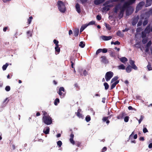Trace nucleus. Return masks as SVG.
I'll return each mask as SVG.
<instances>
[{
	"mask_svg": "<svg viewBox=\"0 0 152 152\" xmlns=\"http://www.w3.org/2000/svg\"><path fill=\"white\" fill-rule=\"evenodd\" d=\"M57 4L59 10L61 12L64 13L66 10V8L64 3L62 1H58Z\"/></svg>",
	"mask_w": 152,
	"mask_h": 152,
	"instance_id": "obj_1",
	"label": "nucleus"
},
{
	"mask_svg": "<svg viewBox=\"0 0 152 152\" xmlns=\"http://www.w3.org/2000/svg\"><path fill=\"white\" fill-rule=\"evenodd\" d=\"M43 122L47 125L51 124L52 123V118L50 116H43L42 119Z\"/></svg>",
	"mask_w": 152,
	"mask_h": 152,
	"instance_id": "obj_2",
	"label": "nucleus"
},
{
	"mask_svg": "<svg viewBox=\"0 0 152 152\" xmlns=\"http://www.w3.org/2000/svg\"><path fill=\"white\" fill-rule=\"evenodd\" d=\"M113 73L111 71L107 72L105 74V77L107 81H108L112 77Z\"/></svg>",
	"mask_w": 152,
	"mask_h": 152,
	"instance_id": "obj_3",
	"label": "nucleus"
},
{
	"mask_svg": "<svg viewBox=\"0 0 152 152\" xmlns=\"http://www.w3.org/2000/svg\"><path fill=\"white\" fill-rule=\"evenodd\" d=\"M65 91L64 88L63 87H61L60 88L58 93L61 98H63L65 94Z\"/></svg>",
	"mask_w": 152,
	"mask_h": 152,
	"instance_id": "obj_4",
	"label": "nucleus"
},
{
	"mask_svg": "<svg viewBox=\"0 0 152 152\" xmlns=\"http://www.w3.org/2000/svg\"><path fill=\"white\" fill-rule=\"evenodd\" d=\"M139 19V15L134 16L133 18L132 21V24L133 26L135 25L137 23L138 20Z\"/></svg>",
	"mask_w": 152,
	"mask_h": 152,
	"instance_id": "obj_5",
	"label": "nucleus"
},
{
	"mask_svg": "<svg viewBox=\"0 0 152 152\" xmlns=\"http://www.w3.org/2000/svg\"><path fill=\"white\" fill-rule=\"evenodd\" d=\"M144 30L148 34H149L152 31V26L151 27V24H149L145 28Z\"/></svg>",
	"mask_w": 152,
	"mask_h": 152,
	"instance_id": "obj_6",
	"label": "nucleus"
},
{
	"mask_svg": "<svg viewBox=\"0 0 152 152\" xmlns=\"http://www.w3.org/2000/svg\"><path fill=\"white\" fill-rule=\"evenodd\" d=\"M145 3L143 1L140 2L136 7V12L140 10L142 7L144 5Z\"/></svg>",
	"mask_w": 152,
	"mask_h": 152,
	"instance_id": "obj_7",
	"label": "nucleus"
},
{
	"mask_svg": "<svg viewBox=\"0 0 152 152\" xmlns=\"http://www.w3.org/2000/svg\"><path fill=\"white\" fill-rule=\"evenodd\" d=\"M133 10L132 7L128 8L126 10V15L129 16L132 13Z\"/></svg>",
	"mask_w": 152,
	"mask_h": 152,
	"instance_id": "obj_8",
	"label": "nucleus"
},
{
	"mask_svg": "<svg viewBox=\"0 0 152 152\" xmlns=\"http://www.w3.org/2000/svg\"><path fill=\"white\" fill-rule=\"evenodd\" d=\"M101 62L103 63L106 64L108 63V61L107 57L105 56H102L101 57Z\"/></svg>",
	"mask_w": 152,
	"mask_h": 152,
	"instance_id": "obj_9",
	"label": "nucleus"
},
{
	"mask_svg": "<svg viewBox=\"0 0 152 152\" xmlns=\"http://www.w3.org/2000/svg\"><path fill=\"white\" fill-rule=\"evenodd\" d=\"M104 6V7H103L102 8V10L103 11H109L110 10V8L112 7L113 6V5L110 4Z\"/></svg>",
	"mask_w": 152,
	"mask_h": 152,
	"instance_id": "obj_10",
	"label": "nucleus"
},
{
	"mask_svg": "<svg viewBox=\"0 0 152 152\" xmlns=\"http://www.w3.org/2000/svg\"><path fill=\"white\" fill-rule=\"evenodd\" d=\"M75 59L73 57H71L70 58V63H71V67L73 68L74 67V65L75 64Z\"/></svg>",
	"mask_w": 152,
	"mask_h": 152,
	"instance_id": "obj_11",
	"label": "nucleus"
},
{
	"mask_svg": "<svg viewBox=\"0 0 152 152\" xmlns=\"http://www.w3.org/2000/svg\"><path fill=\"white\" fill-rule=\"evenodd\" d=\"M101 37L103 40L105 41L109 40L112 38V37L111 36H107L104 35L101 36Z\"/></svg>",
	"mask_w": 152,
	"mask_h": 152,
	"instance_id": "obj_12",
	"label": "nucleus"
},
{
	"mask_svg": "<svg viewBox=\"0 0 152 152\" xmlns=\"http://www.w3.org/2000/svg\"><path fill=\"white\" fill-rule=\"evenodd\" d=\"M105 1V0H94V3L95 5H98L104 2Z\"/></svg>",
	"mask_w": 152,
	"mask_h": 152,
	"instance_id": "obj_13",
	"label": "nucleus"
},
{
	"mask_svg": "<svg viewBox=\"0 0 152 152\" xmlns=\"http://www.w3.org/2000/svg\"><path fill=\"white\" fill-rule=\"evenodd\" d=\"M70 136V138L69 139L70 142L73 145H75V142L73 140L74 134H73V133H71Z\"/></svg>",
	"mask_w": 152,
	"mask_h": 152,
	"instance_id": "obj_14",
	"label": "nucleus"
},
{
	"mask_svg": "<svg viewBox=\"0 0 152 152\" xmlns=\"http://www.w3.org/2000/svg\"><path fill=\"white\" fill-rule=\"evenodd\" d=\"M126 115L125 112H123L121 113L117 117L118 119H122Z\"/></svg>",
	"mask_w": 152,
	"mask_h": 152,
	"instance_id": "obj_15",
	"label": "nucleus"
},
{
	"mask_svg": "<svg viewBox=\"0 0 152 152\" xmlns=\"http://www.w3.org/2000/svg\"><path fill=\"white\" fill-rule=\"evenodd\" d=\"M75 8L77 12L80 13L81 12V10L80 5L78 3H77L76 4Z\"/></svg>",
	"mask_w": 152,
	"mask_h": 152,
	"instance_id": "obj_16",
	"label": "nucleus"
},
{
	"mask_svg": "<svg viewBox=\"0 0 152 152\" xmlns=\"http://www.w3.org/2000/svg\"><path fill=\"white\" fill-rule=\"evenodd\" d=\"M120 9V4H117L116 5L115 8H114V12L116 13L118 12V11L119 9Z\"/></svg>",
	"mask_w": 152,
	"mask_h": 152,
	"instance_id": "obj_17",
	"label": "nucleus"
},
{
	"mask_svg": "<svg viewBox=\"0 0 152 152\" xmlns=\"http://www.w3.org/2000/svg\"><path fill=\"white\" fill-rule=\"evenodd\" d=\"M119 82V80H117L115 81L114 83H113L111 86L110 90H112L113 89L115 86Z\"/></svg>",
	"mask_w": 152,
	"mask_h": 152,
	"instance_id": "obj_18",
	"label": "nucleus"
},
{
	"mask_svg": "<svg viewBox=\"0 0 152 152\" xmlns=\"http://www.w3.org/2000/svg\"><path fill=\"white\" fill-rule=\"evenodd\" d=\"M87 26L88 25H87V24L82 25L80 28V32L81 33L82 32Z\"/></svg>",
	"mask_w": 152,
	"mask_h": 152,
	"instance_id": "obj_19",
	"label": "nucleus"
},
{
	"mask_svg": "<svg viewBox=\"0 0 152 152\" xmlns=\"http://www.w3.org/2000/svg\"><path fill=\"white\" fill-rule=\"evenodd\" d=\"M120 60L121 62L124 63H125L128 61L127 59L125 57H122L120 58Z\"/></svg>",
	"mask_w": 152,
	"mask_h": 152,
	"instance_id": "obj_20",
	"label": "nucleus"
},
{
	"mask_svg": "<svg viewBox=\"0 0 152 152\" xmlns=\"http://www.w3.org/2000/svg\"><path fill=\"white\" fill-rule=\"evenodd\" d=\"M131 5L128 1L125 2L123 4L124 7H125L126 8H128L129 6Z\"/></svg>",
	"mask_w": 152,
	"mask_h": 152,
	"instance_id": "obj_21",
	"label": "nucleus"
},
{
	"mask_svg": "<svg viewBox=\"0 0 152 152\" xmlns=\"http://www.w3.org/2000/svg\"><path fill=\"white\" fill-rule=\"evenodd\" d=\"M126 72L128 73H129L131 72L132 70L131 66L130 65H129L127 66L126 69Z\"/></svg>",
	"mask_w": 152,
	"mask_h": 152,
	"instance_id": "obj_22",
	"label": "nucleus"
},
{
	"mask_svg": "<svg viewBox=\"0 0 152 152\" xmlns=\"http://www.w3.org/2000/svg\"><path fill=\"white\" fill-rule=\"evenodd\" d=\"M79 33V29H75L74 31V35L75 37H77L78 36Z\"/></svg>",
	"mask_w": 152,
	"mask_h": 152,
	"instance_id": "obj_23",
	"label": "nucleus"
},
{
	"mask_svg": "<svg viewBox=\"0 0 152 152\" xmlns=\"http://www.w3.org/2000/svg\"><path fill=\"white\" fill-rule=\"evenodd\" d=\"M116 35L117 36H119L121 37H124V34L121 33V32L120 31H118L116 33Z\"/></svg>",
	"mask_w": 152,
	"mask_h": 152,
	"instance_id": "obj_24",
	"label": "nucleus"
},
{
	"mask_svg": "<svg viewBox=\"0 0 152 152\" xmlns=\"http://www.w3.org/2000/svg\"><path fill=\"white\" fill-rule=\"evenodd\" d=\"M26 34L28 38L32 36V32L31 31H28L26 32Z\"/></svg>",
	"mask_w": 152,
	"mask_h": 152,
	"instance_id": "obj_25",
	"label": "nucleus"
},
{
	"mask_svg": "<svg viewBox=\"0 0 152 152\" xmlns=\"http://www.w3.org/2000/svg\"><path fill=\"white\" fill-rule=\"evenodd\" d=\"M118 69H119L124 70L125 69V67L123 64H121L118 66Z\"/></svg>",
	"mask_w": 152,
	"mask_h": 152,
	"instance_id": "obj_26",
	"label": "nucleus"
},
{
	"mask_svg": "<svg viewBox=\"0 0 152 152\" xmlns=\"http://www.w3.org/2000/svg\"><path fill=\"white\" fill-rule=\"evenodd\" d=\"M152 3V0H146V7L150 6Z\"/></svg>",
	"mask_w": 152,
	"mask_h": 152,
	"instance_id": "obj_27",
	"label": "nucleus"
},
{
	"mask_svg": "<svg viewBox=\"0 0 152 152\" xmlns=\"http://www.w3.org/2000/svg\"><path fill=\"white\" fill-rule=\"evenodd\" d=\"M124 11H123V10H120V12L118 14V16L120 18H122L123 17L124 14Z\"/></svg>",
	"mask_w": 152,
	"mask_h": 152,
	"instance_id": "obj_28",
	"label": "nucleus"
},
{
	"mask_svg": "<svg viewBox=\"0 0 152 152\" xmlns=\"http://www.w3.org/2000/svg\"><path fill=\"white\" fill-rule=\"evenodd\" d=\"M148 34L145 30L141 33L142 38H144L146 37L147 34Z\"/></svg>",
	"mask_w": 152,
	"mask_h": 152,
	"instance_id": "obj_29",
	"label": "nucleus"
},
{
	"mask_svg": "<svg viewBox=\"0 0 152 152\" xmlns=\"http://www.w3.org/2000/svg\"><path fill=\"white\" fill-rule=\"evenodd\" d=\"M55 51L57 52L58 53L60 51V48L59 47V45L56 46L55 48Z\"/></svg>",
	"mask_w": 152,
	"mask_h": 152,
	"instance_id": "obj_30",
	"label": "nucleus"
},
{
	"mask_svg": "<svg viewBox=\"0 0 152 152\" xmlns=\"http://www.w3.org/2000/svg\"><path fill=\"white\" fill-rule=\"evenodd\" d=\"M105 26L106 28L108 30H110L111 29V27L109 24L107 23H105Z\"/></svg>",
	"mask_w": 152,
	"mask_h": 152,
	"instance_id": "obj_31",
	"label": "nucleus"
},
{
	"mask_svg": "<svg viewBox=\"0 0 152 152\" xmlns=\"http://www.w3.org/2000/svg\"><path fill=\"white\" fill-rule=\"evenodd\" d=\"M79 46L82 48H83L85 46V42L83 41L81 42L80 43Z\"/></svg>",
	"mask_w": 152,
	"mask_h": 152,
	"instance_id": "obj_32",
	"label": "nucleus"
},
{
	"mask_svg": "<svg viewBox=\"0 0 152 152\" xmlns=\"http://www.w3.org/2000/svg\"><path fill=\"white\" fill-rule=\"evenodd\" d=\"M148 20L146 18H145L144 20V21L142 24L143 26H145L148 23Z\"/></svg>",
	"mask_w": 152,
	"mask_h": 152,
	"instance_id": "obj_33",
	"label": "nucleus"
},
{
	"mask_svg": "<svg viewBox=\"0 0 152 152\" xmlns=\"http://www.w3.org/2000/svg\"><path fill=\"white\" fill-rule=\"evenodd\" d=\"M75 114H76V115L80 118H83V116L82 114H81L79 112H76Z\"/></svg>",
	"mask_w": 152,
	"mask_h": 152,
	"instance_id": "obj_34",
	"label": "nucleus"
},
{
	"mask_svg": "<svg viewBox=\"0 0 152 152\" xmlns=\"http://www.w3.org/2000/svg\"><path fill=\"white\" fill-rule=\"evenodd\" d=\"M50 131V128L48 127L46 130H44L43 131V132L45 134H49V132Z\"/></svg>",
	"mask_w": 152,
	"mask_h": 152,
	"instance_id": "obj_35",
	"label": "nucleus"
},
{
	"mask_svg": "<svg viewBox=\"0 0 152 152\" xmlns=\"http://www.w3.org/2000/svg\"><path fill=\"white\" fill-rule=\"evenodd\" d=\"M104 88L105 90H107L109 88V85L107 83H104Z\"/></svg>",
	"mask_w": 152,
	"mask_h": 152,
	"instance_id": "obj_36",
	"label": "nucleus"
},
{
	"mask_svg": "<svg viewBox=\"0 0 152 152\" xmlns=\"http://www.w3.org/2000/svg\"><path fill=\"white\" fill-rule=\"evenodd\" d=\"M60 102L59 99L58 98H56L55 99L54 102V104L55 105H57L58 103Z\"/></svg>",
	"mask_w": 152,
	"mask_h": 152,
	"instance_id": "obj_37",
	"label": "nucleus"
},
{
	"mask_svg": "<svg viewBox=\"0 0 152 152\" xmlns=\"http://www.w3.org/2000/svg\"><path fill=\"white\" fill-rule=\"evenodd\" d=\"M118 76L114 77L111 80V83H112L114 81H117V80L118 79Z\"/></svg>",
	"mask_w": 152,
	"mask_h": 152,
	"instance_id": "obj_38",
	"label": "nucleus"
},
{
	"mask_svg": "<svg viewBox=\"0 0 152 152\" xmlns=\"http://www.w3.org/2000/svg\"><path fill=\"white\" fill-rule=\"evenodd\" d=\"M8 65V64L7 63H6L5 64L3 65L2 66L3 70H5L6 69Z\"/></svg>",
	"mask_w": 152,
	"mask_h": 152,
	"instance_id": "obj_39",
	"label": "nucleus"
},
{
	"mask_svg": "<svg viewBox=\"0 0 152 152\" xmlns=\"http://www.w3.org/2000/svg\"><path fill=\"white\" fill-rule=\"evenodd\" d=\"M143 38V39H142V43L143 44H144L147 43V42L148 41V39L147 38H145V37L144 38Z\"/></svg>",
	"mask_w": 152,
	"mask_h": 152,
	"instance_id": "obj_40",
	"label": "nucleus"
},
{
	"mask_svg": "<svg viewBox=\"0 0 152 152\" xmlns=\"http://www.w3.org/2000/svg\"><path fill=\"white\" fill-rule=\"evenodd\" d=\"M111 44L112 45L114 44L115 45H119L120 44V42H119L118 41H116V42H113V41L112 42H111Z\"/></svg>",
	"mask_w": 152,
	"mask_h": 152,
	"instance_id": "obj_41",
	"label": "nucleus"
},
{
	"mask_svg": "<svg viewBox=\"0 0 152 152\" xmlns=\"http://www.w3.org/2000/svg\"><path fill=\"white\" fill-rule=\"evenodd\" d=\"M86 121L88 122L90 121L91 120V117L89 115L87 116L86 118Z\"/></svg>",
	"mask_w": 152,
	"mask_h": 152,
	"instance_id": "obj_42",
	"label": "nucleus"
},
{
	"mask_svg": "<svg viewBox=\"0 0 152 152\" xmlns=\"http://www.w3.org/2000/svg\"><path fill=\"white\" fill-rule=\"evenodd\" d=\"M147 67L148 69V70L149 71L151 70L152 69V67H151V65L149 63H148V64L147 66Z\"/></svg>",
	"mask_w": 152,
	"mask_h": 152,
	"instance_id": "obj_43",
	"label": "nucleus"
},
{
	"mask_svg": "<svg viewBox=\"0 0 152 152\" xmlns=\"http://www.w3.org/2000/svg\"><path fill=\"white\" fill-rule=\"evenodd\" d=\"M110 2H111V0H110L109 1H107L104 3L103 4V6H106L107 5H108V4H109Z\"/></svg>",
	"mask_w": 152,
	"mask_h": 152,
	"instance_id": "obj_44",
	"label": "nucleus"
},
{
	"mask_svg": "<svg viewBox=\"0 0 152 152\" xmlns=\"http://www.w3.org/2000/svg\"><path fill=\"white\" fill-rule=\"evenodd\" d=\"M32 18V16H30L29 17V18L28 19V23L29 25L31 23Z\"/></svg>",
	"mask_w": 152,
	"mask_h": 152,
	"instance_id": "obj_45",
	"label": "nucleus"
},
{
	"mask_svg": "<svg viewBox=\"0 0 152 152\" xmlns=\"http://www.w3.org/2000/svg\"><path fill=\"white\" fill-rule=\"evenodd\" d=\"M57 144L59 147H60L62 145V142L59 140L57 142Z\"/></svg>",
	"mask_w": 152,
	"mask_h": 152,
	"instance_id": "obj_46",
	"label": "nucleus"
},
{
	"mask_svg": "<svg viewBox=\"0 0 152 152\" xmlns=\"http://www.w3.org/2000/svg\"><path fill=\"white\" fill-rule=\"evenodd\" d=\"M110 53V55L112 57H114L115 56V55L113 51H111Z\"/></svg>",
	"mask_w": 152,
	"mask_h": 152,
	"instance_id": "obj_47",
	"label": "nucleus"
},
{
	"mask_svg": "<svg viewBox=\"0 0 152 152\" xmlns=\"http://www.w3.org/2000/svg\"><path fill=\"white\" fill-rule=\"evenodd\" d=\"M144 118V116L142 115H141L140 116V118L138 120V122L139 124H140Z\"/></svg>",
	"mask_w": 152,
	"mask_h": 152,
	"instance_id": "obj_48",
	"label": "nucleus"
},
{
	"mask_svg": "<svg viewBox=\"0 0 152 152\" xmlns=\"http://www.w3.org/2000/svg\"><path fill=\"white\" fill-rule=\"evenodd\" d=\"M95 21H90V22H89V23L87 24V25H88V26L89 25H94L95 24Z\"/></svg>",
	"mask_w": 152,
	"mask_h": 152,
	"instance_id": "obj_49",
	"label": "nucleus"
},
{
	"mask_svg": "<svg viewBox=\"0 0 152 152\" xmlns=\"http://www.w3.org/2000/svg\"><path fill=\"white\" fill-rule=\"evenodd\" d=\"M102 52V49L99 48L97 50L96 53V55H98L99 53Z\"/></svg>",
	"mask_w": 152,
	"mask_h": 152,
	"instance_id": "obj_50",
	"label": "nucleus"
},
{
	"mask_svg": "<svg viewBox=\"0 0 152 152\" xmlns=\"http://www.w3.org/2000/svg\"><path fill=\"white\" fill-rule=\"evenodd\" d=\"M96 19L98 20H100L102 19L101 16L99 15H98L96 17Z\"/></svg>",
	"mask_w": 152,
	"mask_h": 152,
	"instance_id": "obj_51",
	"label": "nucleus"
},
{
	"mask_svg": "<svg viewBox=\"0 0 152 152\" xmlns=\"http://www.w3.org/2000/svg\"><path fill=\"white\" fill-rule=\"evenodd\" d=\"M107 52V48L102 49V52L103 53H106Z\"/></svg>",
	"mask_w": 152,
	"mask_h": 152,
	"instance_id": "obj_52",
	"label": "nucleus"
},
{
	"mask_svg": "<svg viewBox=\"0 0 152 152\" xmlns=\"http://www.w3.org/2000/svg\"><path fill=\"white\" fill-rule=\"evenodd\" d=\"M53 42L55 44L56 46H58L59 45H58V41H57L56 39H54L53 40Z\"/></svg>",
	"mask_w": 152,
	"mask_h": 152,
	"instance_id": "obj_53",
	"label": "nucleus"
},
{
	"mask_svg": "<svg viewBox=\"0 0 152 152\" xmlns=\"http://www.w3.org/2000/svg\"><path fill=\"white\" fill-rule=\"evenodd\" d=\"M42 112L43 113V115H44L43 116H49L48 113H47V112H46V111H42Z\"/></svg>",
	"mask_w": 152,
	"mask_h": 152,
	"instance_id": "obj_54",
	"label": "nucleus"
},
{
	"mask_svg": "<svg viewBox=\"0 0 152 152\" xmlns=\"http://www.w3.org/2000/svg\"><path fill=\"white\" fill-rule=\"evenodd\" d=\"M108 118H109V117H103L102 119L103 121L104 122H105L107 120Z\"/></svg>",
	"mask_w": 152,
	"mask_h": 152,
	"instance_id": "obj_55",
	"label": "nucleus"
},
{
	"mask_svg": "<svg viewBox=\"0 0 152 152\" xmlns=\"http://www.w3.org/2000/svg\"><path fill=\"white\" fill-rule=\"evenodd\" d=\"M5 90L7 91H9L10 90V87L9 86H7L5 88Z\"/></svg>",
	"mask_w": 152,
	"mask_h": 152,
	"instance_id": "obj_56",
	"label": "nucleus"
},
{
	"mask_svg": "<svg viewBox=\"0 0 152 152\" xmlns=\"http://www.w3.org/2000/svg\"><path fill=\"white\" fill-rule=\"evenodd\" d=\"M129 116H126L124 118V121L127 122L129 120Z\"/></svg>",
	"mask_w": 152,
	"mask_h": 152,
	"instance_id": "obj_57",
	"label": "nucleus"
},
{
	"mask_svg": "<svg viewBox=\"0 0 152 152\" xmlns=\"http://www.w3.org/2000/svg\"><path fill=\"white\" fill-rule=\"evenodd\" d=\"M151 44L152 43L151 41H150L147 43L146 47H149L151 45Z\"/></svg>",
	"mask_w": 152,
	"mask_h": 152,
	"instance_id": "obj_58",
	"label": "nucleus"
},
{
	"mask_svg": "<svg viewBox=\"0 0 152 152\" xmlns=\"http://www.w3.org/2000/svg\"><path fill=\"white\" fill-rule=\"evenodd\" d=\"M129 63L132 66L134 64V61L132 60H129Z\"/></svg>",
	"mask_w": 152,
	"mask_h": 152,
	"instance_id": "obj_59",
	"label": "nucleus"
},
{
	"mask_svg": "<svg viewBox=\"0 0 152 152\" xmlns=\"http://www.w3.org/2000/svg\"><path fill=\"white\" fill-rule=\"evenodd\" d=\"M134 132H132V133L129 136V139L132 140V136L133 135H134Z\"/></svg>",
	"mask_w": 152,
	"mask_h": 152,
	"instance_id": "obj_60",
	"label": "nucleus"
},
{
	"mask_svg": "<svg viewBox=\"0 0 152 152\" xmlns=\"http://www.w3.org/2000/svg\"><path fill=\"white\" fill-rule=\"evenodd\" d=\"M142 24V22L141 20H140L138 22L137 26V27L140 26Z\"/></svg>",
	"mask_w": 152,
	"mask_h": 152,
	"instance_id": "obj_61",
	"label": "nucleus"
},
{
	"mask_svg": "<svg viewBox=\"0 0 152 152\" xmlns=\"http://www.w3.org/2000/svg\"><path fill=\"white\" fill-rule=\"evenodd\" d=\"M82 4H83L86 3L88 0H80Z\"/></svg>",
	"mask_w": 152,
	"mask_h": 152,
	"instance_id": "obj_62",
	"label": "nucleus"
},
{
	"mask_svg": "<svg viewBox=\"0 0 152 152\" xmlns=\"http://www.w3.org/2000/svg\"><path fill=\"white\" fill-rule=\"evenodd\" d=\"M136 0H129L128 1L131 4L134 3Z\"/></svg>",
	"mask_w": 152,
	"mask_h": 152,
	"instance_id": "obj_63",
	"label": "nucleus"
},
{
	"mask_svg": "<svg viewBox=\"0 0 152 152\" xmlns=\"http://www.w3.org/2000/svg\"><path fill=\"white\" fill-rule=\"evenodd\" d=\"M132 68L133 69L135 70H137V68L136 65L134 64L133 65H132L131 66Z\"/></svg>",
	"mask_w": 152,
	"mask_h": 152,
	"instance_id": "obj_64",
	"label": "nucleus"
}]
</instances>
